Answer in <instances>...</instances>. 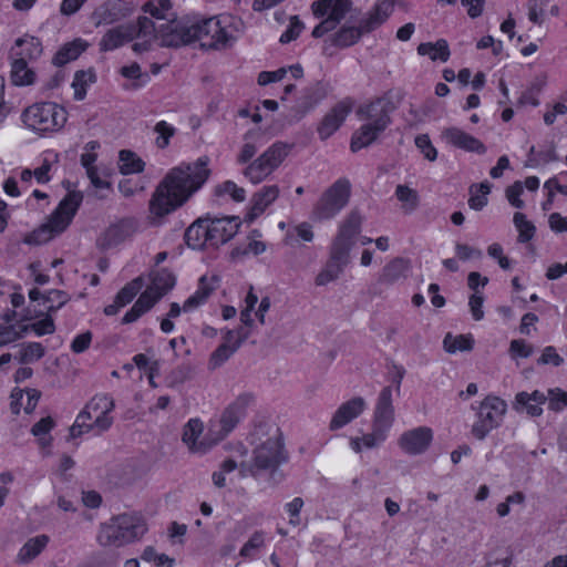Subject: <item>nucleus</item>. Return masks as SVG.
<instances>
[{
	"instance_id": "1",
	"label": "nucleus",
	"mask_w": 567,
	"mask_h": 567,
	"mask_svg": "<svg viewBox=\"0 0 567 567\" xmlns=\"http://www.w3.org/2000/svg\"><path fill=\"white\" fill-rule=\"evenodd\" d=\"M208 163L209 158L202 156L194 164L183 163L172 168L151 196L152 217L161 219L183 206L208 179Z\"/></svg>"
},
{
	"instance_id": "2",
	"label": "nucleus",
	"mask_w": 567,
	"mask_h": 567,
	"mask_svg": "<svg viewBox=\"0 0 567 567\" xmlns=\"http://www.w3.org/2000/svg\"><path fill=\"white\" fill-rule=\"evenodd\" d=\"M394 110L395 105L388 96L360 104L355 115L364 123L352 134L350 150L355 153L373 144L391 124V113Z\"/></svg>"
},
{
	"instance_id": "3",
	"label": "nucleus",
	"mask_w": 567,
	"mask_h": 567,
	"mask_svg": "<svg viewBox=\"0 0 567 567\" xmlns=\"http://www.w3.org/2000/svg\"><path fill=\"white\" fill-rule=\"evenodd\" d=\"M82 200L83 194L81 192H69L60 202L55 210L50 215L48 221L28 234L23 241L28 245H41L63 233L71 224Z\"/></svg>"
},
{
	"instance_id": "4",
	"label": "nucleus",
	"mask_w": 567,
	"mask_h": 567,
	"mask_svg": "<svg viewBox=\"0 0 567 567\" xmlns=\"http://www.w3.org/2000/svg\"><path fill=\"white\" fill-rule=\"evenodd\" d=\"M146 532L147 525L143 516L135 513H124L102 524L96 539L104 547H121L138 540Z\"/></svg>"
},
{
	"instance_id": "5",
	"label": "nucleus",
	"mask_w": 567,
	"mask_h": 567,
	"mask_svg": "<svg viewBox=\"0 0 567 567\" xmlns=\"http://www.w3.org/2000/svg\"><path fill=\"white\" fill-rule=\"evenodd\" d=\"M23 123L35 132H53L64 126L66 111L53 102H40L22 113Z\"/></svg>"
},
{
	"instance_id": "6",
	"label": "nucleus",
	"mask_w": 567,
	"mask_h": 567,
	"mask_svg": "<svg viewBox=\"0 0 567 567\" xmlns=\"http://www.w3.org/2000/svg\"><path fill=\"white\" fill-rule=\"evenodd\" d=\"M190 43L200 42L203 49L221 50L231 47L236 38L229 34L215 18L192 19Z\"/></svg>"
},
{
	"instance_id": "7",
	"label": "nucleus",
	"mask_w": 567,
	"mask_h": 567,
	"mask_svg": "<svg viewBox=\"0 0 567 567\" xmlns=\"http://www.w3.org/2000/svg\"><path fill=\"white\" fill-rule=\"evenodd\" d=\"M293 144L276 142L268 147L260 156L250 162L243 174L252 184H259L266 179L292 150Z\"/></svg>"
},
{
	"instance_id": "8",
	"label": "nucleus",
	"mask_w": 567,
	"mask_h": 567,
	"mask_svg": "<svg viewBox=\"0 0 567 567\" xmlns=\"http://www.w3.org/2000/svg\"><path fill=\"white\" fill-rule=\"evenodd\" d=\"M351 186L348 179L340 178L324 190L312 210L316 220L333 218L349 203Z\"/></svg>"
},
{
	"instance_id": "9",
	"label": "nucleus",
	"mask_w": 567,
	"mask_h": 567,
	"mask_svg": "<svg viewBox=\"0 0 567 567\" xmlns=\"http://www.w3.org/2000/svg\"><path fill=\"white\" fill-rule=\"evenodd\" d=\"M362 216L358 209H353L340 225L338 235L330 248V258L349 264L350 250L354 245L355 236L361 231Z\"/></svg>"
},
{
	"instance_id": "10",
	"label": "nucleus",
	"mask_w": 567,
	"mask_h": 567,
	"mask_svg": "<svg viewBox=\"0 0 567 567\" xmlns=\"http://www.w3.org/2000/svg\"><path fill=\"white\" fill-rule=\"evenodd\" d=\"M252 401L251 393H243L224 410L218 424L213 425L208 431V435L212 436L210 445L220 442L236 427Z\"/></svg>"
},
{
	"instance_id": "11",
	"label": "nucleus",
	"mask_w": 567,
	"mask_h": 567,
	"mask_svg": "<svg viewBox=\"0 0 567 567\" xmlns=\"http://www.w3.org/2000/svg\"><path fill=\"white\" fill-rule=\"evenodd\" d=\"M506 402L497 396L485 398L480 406L478 421L473 425L472 433L483 440L489 431L497 427L506 412Z\"/></svg>"
},
{
	"instance_id": "12",
	"label": "nucleus",
	"mask_w": 567,
	"mask_h": 567,
	"mask_svg": "<svg viewBox=\"0 0 567 567\" xmlns=\"http://www.w3.org/2000/svg\"><path fill=\"white\" fill-rule=\"evenodd\" d=\"M192 19L174 18L158 24V40L163 48H181L190 44Z\"/></svg>"
},
{
	"instance_id": "13",
	"label": "nucleus",
	"mask_w": 567,
	"mask_h": 567,
	"mask_svg": "<svg viewBox=\"0 0 567 567\" xmlns=\"http://www.w3.org/2000/svg\"><path fill=\"white\" fill-rule=\"evenodd\" d=\"M287 460L288 453L285 450L280 434L275 439H268L254 450V461L260 471H267L269 467H279Z\"/></svg>"
},
{
	"instance_id": "14",
	"label": "nucleus",
	"mask_w": 567,
	"mask_h": 567,
	"mask_svg": "<svg viewBox=\"0 0 567 567\" xmlns=\"http://www.w3.org/2000/svg\"><path fill=\"white\" fill-rule=\"evenodd\" d=\"M241 221L237 216L210 217L208 221V245L218 248L229 241L239 230Z\"/></svg>"
},
{
	"instance_id": "15",
	"label": "nucleus",
	"mask_w": 567,
	"mask_h": 567,
	"mask_svg": "<svg viewBox=\"0 0 567 567\" xmlns=\"http://www.w3.org/2000/svg\"><path fill=\"white\" fill-rule=\"evenodd\" d=\"M138 221L135 218H123L111 225L97 239V247L107 250L133 237L137 231Z\"/></svg>"
},
{
	"instance_id": "16",
	"label": "nucleus",
	"mask_w": 567,
	"mask_h": 567,
	"mask_svg": "<svg viewBox=\"0 0 567 567\" xmlns=\"http://www.w3.org/2000/svg\"><path fill=\"white\" fill-rule=\"evenodd\" d=\"M353 106L351 99H344L338 102L331 110L323 116L318 125L317 132L321 140L330 137L344 122Z\"/></svg>"
},
{
	"instance_id": "17",
	"label": "nucleus",
	"mask_w": 567,
	"mask_h": 567,
	"mask_svg": "<svg viewBox=\"0 0 567 567\" xmlns=\"http://www.w3.org/2000/svg\"><path fill=\"white\" fill-rule=\"evenodd\" d=\"M432 440V430L426 426H420L402 433L398 444L406 454L417 455L427 450Z\"/></svg>"
},
{
	"instance_id": "18",
	"label": "nucleus",
	"mask_w": 567,
	"mask_h": 567,
	"mask_svg": "<svg viewBox=\"0 0 567 567\" xmlns=\"http://www.w3.org/2000/svg\"><path fill=\"white\" fill-rule=\"evenodd\" d=\"M45 301H59L58 306H49L47 308L45 317L42 320H39L34 323H31V330L37 336L43 334H52L55 331V323L52 318V315L55 313L60 308H62L69 300L70 297L63 290L52 289L48 291V295L44 297Z\"/></svg>"
},
{
	"instance_id": "19",
	"label": "nucleus",
	"mask_w": 567,
	"mask_h": 567,
	"mask_svg": "<svg viewBox=\"0 0 567 567\" xmlns=\"http://www.w3.org/2000/svg\"><path fill=\"white\" fill-rule=\"evenodd\" d=\"M441 136L447 144L466 152L485 154L487 150L478 138L454 126L444 128Z\"/></svg>"
},
{
	"instance_id": "20",
	"label": "nucleus",
	"mask_w": 567,
	"mask_h": 567,
	"mask_svg": "<svg viewBox=\"0 0 567 567\" xmlns=\"http://www.w3.org/2000/svg\"><path fill=\"white\" fill-rule=\"evenodd\" d=\"M365 400L361 396L352 398L342 403L332 415L329 423L330 431H337L357 419L365 409Z\"/></svg>"
},
{
	"instance_id": "21",
	"label": "nucleus",
	"mask_w": 567,
	"mask_h": 567,
	"mask_svg": "<svg viewBox=\"0 0 567 567\" xmlns=\"http://www.w3.org/2000/svg\"><path fill=\"white\" fill-rule=\"evenodd\" d=\"M393 421L394 406L392 404V389L391 386H385L379 394L372 424L389 431L393 424Z\"/></svg>"
},
{
	"instance_id": "22",
	"label": "nucleus",
	"mask_w": 567,
	"mask_h": 567,
	"mask_svg": "<svg viewBox=\"0 0 567 567\" xmlns=\"http://www.w3.org/2000/svg\"><path fill=\"white\" fill-rule=\"evenodd\" d=\"M130 14V9L123 0H109L99 7L93 16L97 19L96 25L110 24Z\"/></svg>"
},
{
	"instance_id": "23",
	"label": "nucleus",
	"mask_w": 567,
	"mask_h": 567,
	"mask_svg": "<svg viewBox=\"0 0 567 567\" xmlns=\"http://www.w3.org/2000/svg\"><path fill=\"white\" fill-rule=\"evenodd\" d=\"M279 195V188L277 185L265 186L251 197V207L246 216V221L251 223L259 215H261L266 208L274 203Z\"/></svg>"
},
{
	"instance_id": "24",
	"label": "nucleus",
	"mask_w": 567,
	"mask_h": 567,
	"mask_svg": "<svg viewBox=\"0 0 567 567\" xmlns=\"http://www.w3.org/2000/svg\"><path fill=\"white\" fill-rule=\"evenodd\" d=\"M210 216L197 218L185 231L184 238L188 247L204 249L208 245V221Z\"/></svg>"
},
{
	"instance_id": "25",
	"label": "nucleus",
	"mask_w": 567,
	"mask_h": 567,
	"mask_svg": "<svg viewBox=\"0 0 567 567\" xmlns=\"http://www.w3.org/2000/svg\"><path fill=\"white\" fill-rule=\"evenodd\" d=\"M547 401L545 393L535 390L532 393L519 392L516 394L514 409L525 411L530 416H539L543 413L542 404Z\"/></svg>"
},
{
	"instance_id": "26",
	"label": "nucleus",
	"mask_w": 567,
	"mask_h": 567,
	"mask_svg": "<svg viewBox=\"0 0 567 567\" xmlns=\"http://www.w3.org/2000/svg\"><path fill=\"white\" fill-rule=\"evenodd\" d=\"M202 432L203 423L198 419L189 420L184 426L183 442L186 443L189 446V449L194 452L205 453L208 449L213 446L210 445L212 436H209L208 434L202 442H196Z\"/></svg>"
},
{
	"instance_id": "27",
	"label": "nucleus",
	"mask_w": 567,
	"mask_h": 567,
	"mask_svg": "<svg viewBox=\"0 0 567 567\" xmlns=\"http://www.w3.org/2000/svg\"><path fill=\"white\" fill-rule=\"evenodd\" d=\"M132 32L133 27L128 23L109 30L100 41V50L112 51L134 40Z\"/></svg>"
},
{
	"instance_id": "28",
	"label": "nucleus",
	"mask_w": 567,
	"mask_h": 567,
	"mask_svg": "<svg viewBox=\"0 0 567 567\" xmlns=\"http://www.w3.org/2000/svg\"><path fill=\"white\" fill-rule=\"evenodd\" d=\"M150 278L151 285L146 289H152V295L158 297V300L173 289L176 282L174 274L166 268L151 271Z\"/></svg>"
},
{
	"instance_id": "29",
	"label": "nucleus",
	"mask_w": 567,
	"mask_h": 567,
	"mask_svg": "<svg viewBox=\"0 0 567 567\" xmlns=\"http://www.w3.org/2000/svg\"><path fill=\"white\" fill-rule=\"evenodd\" d=\"M89 47V43L81 38L63 44L52 59V63L61 68L66 63L76 60Z\"/></svg>"
},
{
	"instance_id": "30",
	"label": "nucleus",
	"mask_w": 567,
	"mask_h": 567,
	"mask_svg": "<svg viewBox=\"0 0 567 567\" xmlns=\"http://www.w3.org/2000/svg\"><path fill=\"white\" fill-rule=\"evenodd\" d=\"M327 95L324 85L321 82H317L306 87L300 96L296 110L303 116L307 112L313 109L321 100Z\"/></svg>"
},
{
	"instance_id": "31",
	"label": "nucleus",
	"mask_w": 567,
	"mask_h": 567,
	"mask_svg": "<svg viewBox=\"0 0 567 567\" xmlns=\"http://www.w3.org/2000/svg\"><path fill=\"white\" fill-rule=\"evenodd\" d=\"M14 47L11 49V56H21L23 60H34L42 54V44L40 39L25 34L19 38L14 42Z\"/></svg>"
},
{
	"instance_id": "32",
	"label": "nucleus",
	"mask_w": 567,
	"mask_h": 567,
	"mask_svg": "<svg viewBox=\"0 0 567 567\" xmlns=\"http://www.w3.org/2000/svg\"><path fill=\"white\" fill-rule=\"evenodd\" d=\"M394 7V0H380L370 12L369 17L362 21V28L365 32H371L381 25L391 14Z\"/></svg>"
},
{
	"instance_id": "33",
	"label": "nucleus",
	"mask_w": 567,
	"mask_h": 567,
	"mask_svg": "<svg viewBox=\"0 0 567 567\" xmlns=\"http://www.w3.org/2000/svg\"><path fill=\"white\" fill-rule=\"evenodd\" d=\"M50 538L47 535H38L28 539L17 555L18 564H29L47 547Z\"/></svg>"
},
{
	"instance_id": "34",
	"label": "nucleus",
	"mask_w": 567,
	"mask_h": 567,
	"mask_svg": "<svg viewBox=\"0 0 567 567\" xmlns=\"http://www.w3.org/2000/svg\"><path fill=\"white\" fill-rule=\"evenodd\" d=\"M409 269V261L404 258L398 257L386 264L382 274L379 277V282L384 285H392L400 278L405 276Z\"/></svg>"
},
{
	"instance_id": "35",
	"label": "nucleus",
	"mask_w": 567,
	"mask_h": 567,
	"mask_svg": "<svg viewBox=\"0 0 567 567\" xmlns=\"http://www.w3.org/2000/svg\"><path fill=\"white\" fill-rule=\"evenodd\" d=\"M11 81L14 85H30L35 80V73L28 68L27 61L21 56H12Z\"/></svg>"
},
{
	"instance_id": "36",
	"label": "nucleus",
	"mask_w": 567,
	"mask_h": 567,
	"mask_svg": "<svg viewBox=\"0 0 567 567\" xmlns=\"http://www.w3.org/2000/svg\"><path fill=\"white\" fill-rule=\"evenodd\" d=\"M417 53L420 55H430L431 60H441L446 62L450 58V49L446 40L440 39L435 43L425 42L420 43L417 47Z\"/></svg>"
},
{
	"instance_id": "37",
	"label": "nucleus",
	"mask_w": 567,
	"mask_h": 567,
	"mask_svg": "<svg viewBox=\"0 0 567 567\" xmlns=\"http://www.w3.org/2000/svg\"><path fill=\"white\" fill-rule=\"evenodd\" d=\"M120 172L123 175L142 173L145 167V162L130 150H122L118 154Z\"/></svg>"
},
{
	"instance_id": "38",
	"label": "nucleus",
	"mask_w": 567,
	"mask_h": 567,
	"mask_svg": "<svg viewBox=\"0 0 567 567\" xmlns=\"http://www.w3.org/2000/svg\"><path fill=\"white\" fill-rule=\"evenodd\" d=\"M363 33L367 32L363 30L362 23L358 28L343 27L332 37V43L339 48H348L355 44Z\"/></svg>"
},
{
	"instance_id": "39",
	"label": "nucleus",
	"mask_w": 567,
	"mask_h": 567,
	"mask_svg": "<svg viewBox=\"0 0 567 567\" xmlns=\"http://www.w3.org/2000/svg\"><path fill=\"white\" fill-rule=\"evenodd\" d=\"M128 25L133 27L132 33L134 39H158V24H155V22L147 17H140L135 23L130 22Z\"/></svg>"
},
{
	"instance_id": "40",
	"label": "nucleus",
	"mask_w": 567,
	"mask_h": 567,
	"mask_svg": "<svg viewBox=\"0 0 567 567\" xmlns=\"http://www.w3.org/2000/svg\"><path fill=\"white\" fill-rule=\"evenodd\" d=\"M443 346L446 352L454 353L458 351H471L474 346V339L471 334H460L453 337L447 333L443 340Z\"/></svg>"
},
{
	"instance_id": "41",
	"label": "nucleus",
	"mask_w": 567,
	"mask_h": 567,
	"mask_svg": "<svg viewBox=\"0 0 567 567\" xmlns=\"http://www.w3.org/2000/svg\"><path fill=\"white\" fill-rule=\"evenodd\" d=\"M206 276H203L199 279V287L197 291L193 296L187 298L186 301L184 302L183 310L185 312L190 311L203 305L215 289L214 287H210L206 284Z\"/></svg>"
},
{
	"instance_id": "42",
	"label": "nucleus",
	"mask_w": 567,
	"mask_h": 567,
	"mask_svg": "<svg viewBox=\"0 0 567 567\" xmlns=\"http://www.w3.org/2000/svg\"><path fill=\"white\" fill-rule=\"evenodd\" d=\"M95 82V73L92 70H79L74 74L72 87L74 90V99L82 101L86 95V86L89 83Z\"/></svg>"
},
{
	"instance_id": "43",
	"label": "nucleus",
	"mask_w": 567,
	"mask_h": 567,
	"mask_svg": "<svg viewBox=\"0 0 567 567\" xmlns=\"http://www.w3.org/2000/svg\"><path fill=\"white\" fill-rule=\"evenodd\" d=\"M144 286L143 277H136L126 284L115 296V300L122 307L128 305Z\"/></svg>"
},
{
	"instance_id": "44",
	"label": "nucleus",
	"mask_w": 567,
	"mask_h": 567,
	"mask_svg": "<svg viewBox=\"0 0 567 567\" xmlns=\"http://www.w3.org/2000/svg\"><path fill=\"white\" fill-rule=\"evenodd\" d=\"M237 350L238 348L234 344H219L217 349L210 354L208 361V369L215 370L221 367Z\"/></svg>"
},
{
	"instance_id": "45",
	"label": "nucleus",
	"mask_w": 567,
	"mask_h": 567,
	"mask_svg": "<svg viewBox=\"0 0 567 567\" xmlns=\"http://www.w3.org/2000/svg\"><path fill=\"white\" fill-rule=\"evenodd\" d=\"M396 198L403 203L405 212L411 213L419 206L417 192L406 185H398L395 188Z\"/></svg>"
},
{
	"instance_id": "46",
	"label": "nucleus",
	"mask_w": 567,
	"mask_h": 567,
	"mask_svg": "<svg viewBox=\"0 0 567 567\" xmlns=\"http://www.w3.org/2000/svg\"><path fill=\"white\" fill-rule=\"evenodd\" d=\"M513 221L519 233L517 238L519 243H527L534 237L536 228L523 213H515Z\"/></svg>"
},
{
	"instance_id": "47",
	"label": "nucleus",
	"mask_w": 567,
	"mask_h": 567,
	"mask_svg": "<svg viewBox=\"0 0 567 567\" xmlns=\"http://www.w3.org/2000/svg\"><path fill=\"white\" fill-rule=\"evenodd\" d=\"M194 368L189 363H184L173 369L166 377L167 385L173 388L189 380Z\"/></svg>"
},
{
	"instance_id": "48",
	"label": "nucleus",
	"mask_w": 567,
	"mask_h": 567,
	"mask_svg": "<svg viewBox=\"0 0 567 567\" xmlns=\"http://www.w3.org/2000/svg\"><path fill=\"white\" fill-rule=\"evenodd\" d=\"M154 132L157 134L155 144L159 150H164L169 145V140L175 135V128L165 121H159L154 126Z\"/></svg>"
},
{
	"instance_id": "49",
	"label": "nucleus",
	"mask_w": 567,
	"mask_h": 567,
	"mask_svg": "<svg viewBox=\"0 0 567 567\" xmlns=\"http://www.w3.org/2000/svg\"><path fill=\"white\" fill-rule=\"evenodd\" d=\"M114 406L115 404L113 399L107 394H97L93 396L87 403V408L97 414L110 413Z\"/></svg>"
},
{
	"instance_id": "50",
	"label": "nucleus",
	"mask_w": 567,
	"mask_h": 567,
	"mask_svg": "<svg viewBox=\"0 0 567 567\" xmlns=\"http://www.w3.org/2000/svg\"><path fill=\"white\" fill-rule=\"evenodd\" d=\"M548 408L554 412H559L567 408V392L559 388L549 389L547 392Z\"/></svg>"
},
{
	"instance_id": "51",
	"label": "nucleus",
	"mask_w": 567,
	"mask_h": 567,
	"mask_svg": "<svg viewBox=\"0 0 567 567\" xmlns=\"http://www.w3.org/2000/svg\"><path fill=\"white\" fill-rule=\"evenodd\" d=\"M216 195L229 194L235 202L241 203L246 198V192L243 187H238L234 182L226 181L218 185L215 189Z\"/></svg>"
},
{
	"instance_id": "52",
	"label": "nucleus",
	"mask_w": 567,
	"mask_h": 567,
	"mask_svg": "<svg viewBox=\"0 0 567 567\" xmlns=\"http://www.w3.org/2000/svg\"><path fill=\"white\" fill-rule=\"evenodd\" d=\"M254 135L255 134L252 132H248L245 135L246 142L243 145L241 151L237 156V162L239 164H246V163L250 162L252 159V157L256 155V153L258 151V145L254 141H251Z\"/></svg>"
},
{
	"instance_id": "53",
	"label": "nucleus",
	"mask_w": 567,
	"mask_h": 567,
	"mask_svg": "<svg viewBox=\"0 0 567 567\" xmlns=\"http://www.w3.org/2000/svg\"><path fill=\"white\" fill-rule=\"evenodd\" d=\"M158 297L152 295V289H145L138 299L135 301L132 308H134L141 316L150 311L157 302Z\"/></svg>"
},
{
	"instance_id": "54",
	"label": "nucleus",
	"mask_w": 567,
	"mask_h": 567,
	"mask_svg": "<svg viewBox=\"0 0 567 567\" xmlns=\"http://www.w3.org/2000/svg\"><path fill=\"white\" fill-rule=\"evenodd\" d=\"M388 430L372 424V432L362 436V443L367 449L379 446L386 439Z\"/></svg>"
},
{
	"instance_id": "55",
	"label": "nucleus",
	"mask_w": 567,
	"mask_h": 567,
	"mask_svg": "<svg viewBox=\"0 0 567 567\" xmlns=\"http://www.w3.org/2000/svg\"><path fill=\"white\" fill-rule=\"evenodd\" d=\"M305 28L303 23L299 20L297 16L290 17V24L288 29L281 34L279 41L282 44H287L293 40H296L302 29Z\"/></svg>"
},
{
	"instance_id": "56",
	"label": "nucleus",
	"mask_w": 567,
	"mask_h": 567,
	"mask_svg": "<svg viewBox=\"0 0 567 567\" xmlns=\"http://www.w3.org/2000/svg\"><path fill=\"white\" fill-rule=\"evenodd\" d=\"M415 145L423 153L424 157L430 162H434L437 157V151L432 145L427 134H421L415 137Z\"/></svg>"
},
{
	"instance_id": "57",
	"label": "nucleus",
	"mask_w": 567,
	"mask_h": 567,
	"mask_svg": "<svg viewBox=\"0 0 567 567\" xmlns=\"http://www.w3.org/2000/svg\"><path fill=\"white\" fill-rule=\"evenodd\" d=\"M120 73L122 76L126 79L143 80L142 83L134 84V87H140L146 81H148V74L142 72L141 66L137 62H133L131 65L122 66Z\"/></svg>"
},
{
	"instance_id": "58",
	"label": "nucleus",
	"mask_w": 567,
	"mask_h": 567,
	"mask_svg": "<svg viewBox=\"0 0 567 567\" xmlns=\"http://www.w3.org/2000/svg\"><path fill=\"white\" fill-rule=\"evenodd\" d=\"M13 327L1 328L0 327V346L9 343L11 341L21 339L27 332L31 330L30 324L21 326L19 331L12 333Z\"/></svg>"
},
{
	"instance_id": "59",
	"label": "nucleus",
	"mask_w": 567,
	"mask_h": 567,
	"mask_svg": "<svg viewBox=\"0 0 567 567\" xmlns=\"http://www.w3.org/2000/svg\"><path fill=\"white\" fill-rule=\"evenodd\" d=\"M352 1L351 0H336L332 2L330 17L333 18L337 22L346 17V14L351 10Z\"/></svg>"
},
{
	"instance_id": "60",
	"label": "nucleus",
	"mask_w": 567,
	"mask_h": 567,
	"mask_svg": "<svg viewBox=\"0 0 567 567\" xmlns=\"http://www.w3.org/2000/svg\"><path fill=\"white\" fill-rule=\"evenodd\" d=\"M264 545V534L261 532H255L252 536L240 549L239 555L241 557H250L252 550L260 548Z\"/></svg>"
},
{
	"instance_id": "61",
	"label": "nucleus",
	"mask_w": 567,
	"mask_h": 567,
	"mask_svg": "<svg viewBox=\"0 0 567 567\" xmlns=\"http://www.w3.org/2000/svg\"><path fill=\"white\" fill-rule=\"evenodd\" d=\"M523 193V184L522 182L517 181L513 185L508 186L506 188V197L509 202V204L516 208H523L524 202L519 199V196Z\"/></svg>"
},
{
	"instance_id": "62",
	"label": "nucleus",
	"mask_w": 567,
	"mask_h": 567,
	"mask_svg": "<svg viewBox=\"0 0 567 567\" xmlns=\"http://www.w3.org/2000/svg\"><path fill=\"white\" fill-rule=\"evenodd\" d=\"M538 364H549L551 363L555 367H559L563 364L564 359L556 352V349L551 346H548L544 349L543 354L537 360Z\"/></svg>"
},
{
	"instance_id": "63",
	"label": "nucleus",
	"mask_w": 567,
	"mask_h": 567,
	"mask_svg": "<svg viewBox=\"0 0 567 567\" xmlns=\"http://www.w3.org/2000/svg\"><path fill=\"white\" fill-rule=\"evenodd\" d=\"M92 342V333L91 331H85L74 338L71 343V350L74 353H82L90 348Z\"/></svg>"
},
{
	"instance_id": "64",
	"label": "nucleus",
	"mask_w": 567,
	"mask_h": 567,
	"mask_svg": "<svg viewBox=\"0 0 567 567\" xmlns=\"http://www.w3.org/2000/svg\"><path fill=\"white\" fill-rule=\"evenodd\" d=\"M483 302L484 297L480 292H474L470 297L468 306L472 312V316L474 320L478 321L484 318V311H483Z\"/></svg>"
}]
</instances>
